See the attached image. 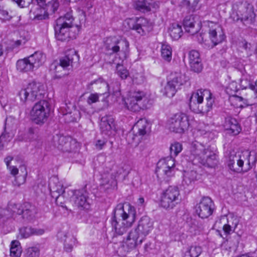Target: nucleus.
Instances as JSON below:
<instances>
[{"label": "nucleus", "instance_id": "1", "mask_svg": "<svg viewBox=\"0 0 257 257\" xmlns=\"http://www.w3.org/2000/svg\"><path fill=\"white\" fill-rule=\"evenodd\" d=\"M45 94L44 85L37 81H32L19 91L18 95L21 101L23 103L33 102L40 100L32 107L30 115L32 120L36 124L43 125L45 123L50 112V104L43 98Z\"/></svg>", "mask_w": 257, "mask_h": 257}, {"label": "nucleus", "instance_id": "2", "mask_svg": "<svg viewBox=\"0 0 257 257\" xmlns=\"http://www.w3.org/2000/svg\"><path fill=\"white\" fill-rule=\"evenodd\" d=\"M190 159L194 163H198L208 168H214L217 165V152L211 146L195 141L190 145Z\"/></svg>", "mask_w": 257, "mask_h": 257}, {"label": "nucleus", "instance_id": "3", "mask_svg": "<svg viewBox=\"0 0 257 257\" xmlns=\"http://www.w3.org/2000/svg\"><path fill=\"white\" fill-rule=\"evenodd\" d=\"M74 18L71 13H67L56 21L54 26L57 39L61 41H68L75 39L78 34L80 27L73 24Z\"/></svg>", "mask_w": 257, "mask_h": 257}, {"label": "nucleus", "instance_id": "4", "mask_svg": "<svg viewBox=\"0 0 257 257\" xmlns=\"http://www.w3.org/2000/svg\"><path fill=\"white\" fill-rule=\"evenodd\" d=\"M182 145L179 142L172 143L170 147V157L160 160L157 163L156 173L164 180L174 176L175 174V160L176 157L182 150Z\"/></svg>", "mask_w": 257, "mask_h": 257}, {"label": "nucleus", "instance_id": "5", "mask_svg": "<svg viewBox=\"0 0 257 257\" xmlns=\"http://www.w3.org/2000/svg\"><path fill=\"white\" fill-rule=\"evenodd\" d=\"M214 102V99L209 90L199 89L192 93L189 106L195 112L205 114L212 109Z\"/></svg>", "mask_w": 257, "mask_h": 257}, {"label": "nucleus", "instance_id": "6", "mask_svg": "<svg viewBox=\"0 0 257 257\" xmlns=\"http://www.w3.org/2000/svg\"><path fill=\"white\" fill-rule=\"evenodd\" d=\"M130 44L124 38L109 37L105 42V49L109 55L115 54L121 61L126 59L129 54Z\"/></svg>", "mask_w": 257, "mask_h": 257}, {"label": "nucleus", "instance_id": "7", "mask_svg": "<svg viewBox=\"0 0 257 257\" xmlns=\"http://www.w3.org/2000/svg\"><path fill=\"white\" fill-rule=\"evenodd\" d=\"M254 152H245L242 155H231L228 161V167L234 172L241 173L247 171L251 168L250 163L256 161Z\"/></svg>", "mask_w": 257, "mask_h": 257}, {"label": "nucleus", "instance_id": "8", "mask_svg": "<svg viewBox=\"0 0 257 257\" xmlns=\"http://www.w3.org/2000/svg\"><path fill=\"white\" fill-rule=\"evenodd\" d=\"M122 100L127 108L134 112L147 108L150 101L147 93L141 90L130 92L127 98Z\"/></svg>", "mask_w": 257, "mask_h": 257}, {"label": "nucleus", "instance_id": "9", "mask_svg": "<svg viewBox=\"0 0 257 257\" xmlns=\"http://www.w3.org/2000/svg\"><path fill=\"white\" fill-rule=\"evenodd\" d=\"M112 216H119L123 223L132 226L137 219V211L135 207L129 203H119L117 205L112 212Z\"/></svg>", "mask_w": 257, "mask_h": 257}, {"label": "nucleus", "instance_id": "10", "mask_svg": "<svg viewBox=\"0 0 257 257\" xmlns=\"http://www.w3.org/2000/svg\"><path fill=\"white\" fill-rule=\"evenodd\" d=\"M190 125L189 117L184 113H177L168 120V126L170 131L182 134L187 131Z\"/></svg>", "mask_w": 257, "mask_h": 257}, {"label": "nucleus", "instance_id": "11", "mask_svg": "<svg viewBox=\"0 0 257 257\" xmlns=\"http://www.w3.org/2000/svg\"><path fill=\"white\" fill-rule=\"evenodd\" d=\"M208 27L209 37L213 45L210 47L209 44L206 43V41H203V38H202V42H201L204 44V47L207 49L212 48L222 43L225 38L222 27L219 24L211 22L209 23Z\"/></svg>", "mask_w": 257, "mask_h": 257}, {"label": "nucleus", "instance_id": "12", "mask_svg": "<svg viewBox=\"0 0 257 257\" xmlns=\"http://www.w3.org/2000/svg\"><path fill=\"white\" fill-rule=\"evenodd\" d=\"M180 193L176 186H169L162 193L160 200L161 206L165 209L173 208L178 200Z\"/></svg>", "mask_w": 257, "mask_h": 257}, {"label": "nucleus", "instance_id": "13", "mask_svg": "<svg viewBox=\"0 0 257 257\" xmlns=\"http://www.w3.org/2000/svg\"><path fill=\"white\" fill-rule=\"evenodd\" d=\"M54 146L63 152H71L75 151L78 144L74 140L63 136L56 135L53 137Z\"/></svg>", "mask_w": 257, "mask_h": 257}, {"label": "nucleus", "instance_id": "14", "mask_svg": "<svg viewBox=\"0 0 257 257\" xmlns=\"http://www.w3.org/2000/svg\"><path fill=\"white\" fill-rule=\"evenodd\" d=\"M213 202L210 197H204L196 207V212L202 218L210 216L214 209Z\"/></svg>", "mask_w": 257, "mask_h": 257}, {"label": "nucleus", "instance_id": "15", "mask_svg": "<svg viewBox=\"0 0 257 257\" xmlns=\"http://www.w3.org/2000/svg\"><path fill=\"white\" fill-rule=\"evenodd\" d=\"M72 192L73 195L71 197V201L75 206L83 209H88L89 207L88 192L85 190H77Z\"/></svg>", "mask_w": 257, "mask_h": 257}, {"label": "nucleus", "instance_id": "16", "mask_svg": "<svg viewBox=\"0 0 257 257\" xmlns=\"http://www.w3.org/2000/svg\"><path fill=\"white\" fill-rule=\"evenodd\" d=\"M153 221L152 219L147 216H144L139 221L138 225L137 230L139 234L144 238L146 236L148 235L153 229L154 225Z\"/></svg>", "mask_w": 257, "mask_h": 257}, {"label": "nucleus", "instance_id": "17", "mask_svg": "<svg viewBox=\"0 0 257 257\" xmlns=\"http://www.w3.org/2000/svg\"><path fill=\"white\" fill-rule=\"evenodd\" d=\"M144 237L141 236L137 230H132L130 232L125 241L123 242V247H126L127 251H129L136 246L142 243Z\"/></svg>", "mask_w": 257, "mask_h": 257}, {"label": "nucleus", "instance_id": "18", "mask_svg": "<svg viewBox=\"0 0 257 257\" xmlns=\"http://www.w3.org/2000/svg\"><path fill=\"white\" fill-rule=\"evenodd\" d=\"M223 127L227 134L233 136L237 135L241 131L237 120L231 116H227L225 118Z\"/></svg>", "mask_w": 257, "mask_h": 257}, {"label": "nucleus", "instance_id": "19", "mask_svg": "<svg viewBox=\"0 0 257 257\" xmlns=\"http://www.w3.org/2000/svg\"><path fill=\"white\" fill-rule=\"evenodd\" d=\"M79 60V56L76 52L74 50L69 51L67 54L62 57L59 60V64L57 66H55L56 71L57 68L61 67L64 69L68 68L70 66H72L74 62Z\"/></svg>", "mask_w": 257, "mask_h": 257}, {"label": "nucleus", "instance_id": "20", "mask_svg": "<svg viewBox=\"0 0 257 257\" xmlns=\"http://www.w3.org/2000/svg\"><path fill=\"white\" fill-rule=\"evenodd\" d=\"M152 30V23L148 19L143 17L136 19L135 31L140 35H146Z\"/></svg>", "mask_w": 257, "mask_h": 257}, {"label": "nucleus", "instance_id": "21", "mask_svg": "<svg viewBox=\"0 0 257 257\" xmlns=\"http://www.w3.org/2000/svg\"><path fill=\"white\" fill-rule=\"evenodd\" d=\"M189 59L191 70L197 73L201 72L202 65L198 51L194 50L190 51Z\"/></svg>", "mask_w": 257, "mask_h": 257}, {"label": "nucleus", "instance_id": "22", "mask_svg": "<svg viewBox=\"0 0 257 257\" xmlns=\"http://www.w3.org/2000/svg\"><path fill=\"white\" fill-rule=\"evenodd\" d=\"M135 8L142 12L156 11L159 8V2L154 0H143L136 3Z\"/></svg>", "mask_w": 257, "mask_h": 257}, {"label": "nucleus", "instance_id": "23", "mask_svg": "<svg viewBox=\"0 0 257 257\" xmlns=\"http://www.w3.org/2000/svg\"><path fill=\"white\" fill-rule=\"evenodd\" d=\"M183 25L186 32L192 35L197 33L200 29V23L196 22L192 16L185 17Z\"/></svg>", "mask_w": 257, "mask_h": 257}, {"label": "nucleus", "instance_id": "24", "mask_svg": "<svg viewBox=\"0 0 257 257\" xmlns=\"http://www.w3.org/2000/svg\"><path fill=\"white\" fill-rule=\"evenodd\" d=\"M23 205V210L18 213H22L23 218L27 221L33 220L37 213L36 207L28 202L25 203Z\"/></svg>", "mask_w": 257, "mask_h": 257}, {"label": "nucleus", "instance_id": "25", "mask_svg": "<svg viewBox=\"0 0 257 257\" xmlns=\"http://www.w3.org/2000/svg\"><path fill=\"white\" fill-rule=\"evenodd\" d=\"M99 125L103 133L109 135V133L114 127V119L110 115L103 116L101 118Z\"/></svg>", "mask_w": 257, "mask_h": 257}, {"label": "nucleus", "instance_id": "26", "mask_svg": "<svg viewBox=\"0 0 257 257\" xmlns=\"http://www.w3.org/2000/svg\"><path fill=\"white\" fill-rule=\"evenodd\" d=\"M187 80L185 74L180 72L171 73L169 79V81L179 89L186 82Z\"/></svg>", "mask_w": 257, "mask_h": 257}, {"label": "nucleus", "instance_id": "27", "mask_svg": "<svg viewBox=\"0 0 257 257\" xmlns=\"http://www.w3.org/2000/svg\"><path fill=\"white\" fill-rule=\"evenodd\" d=\"M28 57L34 68L42 65L46 59L45 55L41 51H36Z\"/></svg>", "mask_w": 257, "mask_h": 257}, {"label": "nucleus", "instance_id": "28", "mask_svg": "<svg viewBox=\"0 0 257 257\" xmlns=\"http://www.w3.org/2000/svg\"><path fill=\"white\" fill-rule=\"evenodd\" d=\"M44 233V230L35 228L31 227H24L20 229V235L21 238H28L31 235H40Z\"/></svg>", "mask_w": 257, "mask_h": 257}, {"label": "nucleus", "instance_id": "29", "mask_svg": "<svg viewBox=\"0 0 257 257\" xmlns=\"http://www.w3.org/2000/svg\"><path fill=\"white\" fill-rule=\"evenodd\" d=\"M78 243L76 237L71 233L68 232L64 235V249L67 252H71L74 246Z\"/></svg>", "mask_w": 257, "mask_h": 257}, {"label": "nucleus", "instance_id": "30", "mask_svg": "<svg viewBox=\"0 0 257 257\" xmlns=\"http://www.w3.org/2000/svg\"><path fill=\"white\" fill-rule=\"evenodd\" d=\"M110 223L111 224L112 228L114 229L116 234L118 235H121L125 233L128 229L132 226H128L127 224L123 223V221L122 222L121 224H118V223L115 218V216H112Z\"/></svg>", "mask_w": 257, "mask_h": 257}, {"label": "nucleus", "instance_id": "31", "mask_svg": "<svg viewBox=\"0 0 257 257\" xmlns=\"http://www.w3.org/2000/svg\"><path fill=\"white\" fill-rule=\"evenodd\" d=\"M150 124L145 118L139 120L134 126V131L137 130V134L143 136L150 130Z\"/></svg>", "mask_w": 257, "mask_h": 257}, {"label": "nucleus", "instance_id": "32", "mask_svg": "<svg viewBox=\"0 0 257 257\" xmlns=\"http://www.w3.org/2000/svg\"><path fill=\"white\" fill-rule=\"evenodd\" d=\"M16 68L21 72L31 71L34 69L28 57L19 60L16 63Z\"/></svg>", "mask_w": 257, "mask_h": 257}, {"label": "nucleus", "instance_id": "33", "mask_svg": "<svg viewBox=\"0 0 257 257\" xmlns=\"http://www.w3.org/2000/svg\"><path fill=\"white\" fill-rule=\"evenodd\" d=\"M169 32L171 37L174 40H178L183 34L182 26L178 24H171L169 29Z\"/></svg>", "mask_w": 257, "mask_h": 257}, {"label": "nucleus", "instance_id": "34", "mask_svg": "<svg viewBox=\"0 0 257 257\" xmlns=\"http://www.w3.org/2000/svg\"><path fill=\"white\" fill-rule=\"evenodd\" d=\"M53 181V183H50L49 187L52 192H57L58 193V196L56 197V201L58 202L60 195L64 193V188L63 186L58 182L57 178H54Z\"/></svg>", "mask_w": 257, "mask_h": 257}, {"label": "nucleus", "instance_id": "35", "mask_svg": "<svg viewBox=\"0 0 257 257\" xmlns=\"http://www.w3.org/2000/svg\"><path fill=\"white\" fill-rule=\"evenodd\" d=\"M183 177V183L188 186L197 179L198 174L194 170L185 171Z\"/></svg>", "mask_w": 257, "mask_h": 257}, {"label": "nucleus", "instance_id": "36", "mask_svg": "<svg viewBox=\"0 0 257 257\" xmlns=\"http://www.w3.org/2000/svg\"><path fill=\"white\" fill-rule=\"evenodd\" d=\"M161 56L167 62L172 60V50L171 46L167 44H162L161 49Z\"/></svg>", "mask_w": 257, "mask_h": 257}, {"label": "nucleus", "instance_id": "37", "mask_svg": "<svg viewBox=\"0 0 257 257\" xmlns=\"http://www.w3.org/2000/svg\"><path fill=\"white\" fill-rule=\"evenodd\" d=\"M227 220V223L228 224L229 227H231L234 230L237 227L239 223V219L237 216L234 215H231L228 218H226L225 216H222L219 221L216 222L215 224L217 225L218 223H220L222 220Z\"/></svg>", "mask_w": 257, "mask_h": 257}, {"label": "nucleus", "instance_id": "38", "mask_svg": "<svg viewBox=\"0 0 257 257\" xmlns=\"http://www.w3.org/2000/svg\"><path fill=\"white\" fill-rule=\"evenodd\" d=\"M22 247L19 241L18 240L12 241L10 248L11 256L14 257L20 256L22 253Z\"/></svg>", "mask_w": 257, "mask_h": 257}, {"label": "nucleus", "instance_id": "39", "mask_svg": "<svg viewBox=\"0 0 257 257\" xmlns=\"http://www.w3.org/2000/svg\"><path fill=\"white\" fill-rule=\"evenodd\" d=\"M93 84L96 85L97 88L102 89V93H105L106 97L108 96V94L106 92L109 90V85L106 81L99 78L91 82V84Z\"/></svg>", "mask_w": 257, "mask_h": 257}, {"label": "nucleus", "instance_id": "40", "mask_svg": "<svg viewBox=\"0 0 257 257\" xmlns=\"http://www.w3.org/2000/svg\"><path fill=\"white\" fill-rule=\"evenodd\" d=\"M178 89L169 80L164 87V94L168 97H172L176 94Z\"/></svg>", "mask_w": 257, "mask_h": 257}, {"label": "nucleus", "instance_id": "41", "mask_svg": "<svg viewBox=\"0 0 257 257\" xmlns=\"http://www.w3.org/2000/svg\"><path fill=\"white\" fill-rule=\"evenodd\" d=\"M40 255V249L38 246H34L26 249L24 255L25 257H39Z\"/></svg>", "mask_w": 257, "mask_h": 257}, {"label": "nucleus", "instance_id": "42", "mask_svg": "<svg viewBox=\"0 0 257 257\" xmlns=\"http://www.w3.org/2000/svg\"><path fill=\"white\" fill-rule=\"evenodd\" d=\"M116 73L122 79H126L129 75L127 70L119 63L116 66Z\"/></svg>", "mask_w": 257, "mask_h": 257}, {"label": "nucleus", "instance_id": "43", "mask_svg": "<svg viewBox=\"0 0 257 257\" xmlns=\"http://www.w3.org/2000/svg\"><path fill=\"white\" fill-rule=\"evenodd\" d=\"M202 248L197 245L190 246L186 251L192 257H198L202 252Z\"/></svg>", "mask_w": 257, "mask_h": 257}, {"label": "nucleus", "instance_id": "44", "mask_svg": "<svg viewBox=\"0 0 257 257\" xmlns=\"http://www.w3.org/2000/svg\"><path fill=\"white\" fill-rule=\"evenodd\" d=\"M27 135L30 141H35L39 140V136L35 129L33 127L29 128Z\"/></svg>", "mask_w": 257, "mask_h": 257}, {"label": "nucleus", "instance_id": "45", "mask_svg": "<svg viewBox=\"0 0 257 257\" xmlns=\"http://www.w3.org/2000/svg\"><path fill=\"white\" fill-rule=\"evenodd\" d=\"M102 95H105V93H91L87 98V102L89 104H91L98 101L99 97Z\"/></svg>", "mask_w": 257, "mask_h": 257}, {"label": "nucleus", "instance_id": "46", "mask_svg": "<svg viewBox=\"0 0 257 257\" xmlns=\"http://www.w3.org/2000/svg\"><path fill=\"white\" fill-rule=\"evenodd\" d=\"M115 178L116 175H113L112 173L104 175L102 178L105 183L110 184L111 185L115 183Z\"/></svg>", "mask_w": 257, "mask_h": 257}, {"label": "nucleus", "instance_id": "47", "mask_svg": "<svg viewBox=\"0 0 257 257\" xmlns=\"http://www.w3.org/2000/svg\"><path fill=\"white\" fill-rule=\"evenodd\" d=\"M115 88H113L112 97H114L115 100L117 101L121 96L120 90V84L118 82L114 83Z\"/></svg>", "mask_w": 257, "mask_h": 257}, {"label": "nucleus", "instance_id": "48", "mask_svg": "<svg viewBox=\"0 0 257 257\" xmlns=\"http://www.w3.org/2000/svg\"><path fill=\"white\" fill-rule=\"evenodd\" d=\"M136 20L132 19H128L125 20L123 22L124 26L130 29L135 30Z\"/></svg>", "mask_w": 257, "mask_h": 257}, {"label": "nucleus", "instance_id": "49", "mask_svg": "<svg viewBox=\"0 0 257 257\" xmlns=\"http://www.w3.org/2000/svg\"><path fill=\"white\" fill-rule=\"evenodd\" d=\"M12 18V16L9 14L7 11L0 9V19L3 22L10 21Z\"/></svg>", "mask_w": 257, "mask_h": 257}, {"label": "nucleus", "instance_id": "50", "mask_svg": "<svg viewBox=\"0 0 257 257\" xmlns=\"http://www.w3.org/2000/svg\"><path fill=\"white\" fill-rule=\"evenodd\" d=\"M230 99L231 101H234L240 103L239 104H236V107H243L244 104H246V103L243 102L245 100L242 97L237 95H232Z\"/></svg>", "mask_w": 257, "mask_h": 257}, {"label": "nucleus", "instance_id": "51", "mask_svg": "<svg viewBox=\"0 0 257 257\" xmlns=\"http://www.w3.org/2000/svg\"><path fill=\"white\" fill-rule=\"evenodd\" d=\"M199 0H183V4L187 7L194 9L197 5Z\"/></svg>", "mask_w": 257, "mask_h": 257}, {"label": "nucleus", "instance_id": "52", "mask_svg": "<svg viewBox=\"0 0 257 257\" xmlns=\"http://www.w3.org/2000/svg\"><path fill=\"white\" fill-rule=\"evenodd\" d=\"M237 90V85L236 82H231L229 84L228 87L226 88V91L228 93L231 94L233 92H235Z\"/></svg>", "mask_w": 257, "mask_h": 257}, {"label": "nucleus", "instance_id": "53", "mask_svg": "<svg viewBox=\"0 0 257 257\" xmlns=\"http://www.w3.org/2000/svg\"><path fill=\"white\" fill-rule=\"evenodd\" d=\"M25 177L24 176H18L15 178V181L13 182L14 185L20 186L25 182Z\"/></svg>", "mask_w": 257, "mask_h": 257}, {"label": "nucleus", "instance_id": "54", "mask_svg": "<svg viewBox=\"0 0 257 257\" xmlns=\"http://www.w3.org/2000/svg\"><path fill=\"white\" fill-rule=\"evenodd\" d=\"M242 47L246 51L247 55H251V44L247 43L246 42H242Z\"/></svg>", "mask_w": 257, "mask_h": 257}, {"label": "nucleus", "instance_id": "55", "mask_svg": "<svg viewBox=\"0 0 257 257\" xmlns=\"http://www.w3.org/2000/svg\"><path fill=\"white\" fill-rule=\"evenodd\" d=\"M106 144V141L104 140H97L96 144L95 147L98 150H101L103 147L104 146V145Z\"/></svg>", "mask_w": 257, "mask_h": 257}, {"label": "nucleus", "instance_id": "56", "mask_svg": "<svg viewBox=\"0 0 257 257\" xmlns=\"http://www.w3.org/2000/svg\"><path fill=\"white\" fill-rule=\"evenodd\" d=\"M248 88L254 91V96L257 98V85L256 82L250 83L248 84Z\"/></svg>", "mask_w": 257, "mask_h": 257}, {"label": "nucleus", "instance_id": "57", "mask_svg": "<svg viewBox=\"0 0 257 257\" xmlns=\"http://www.w3.org/2000/svg\"><path fill=\"white\" fill-rule=\"evenodd\" d=\"M223 229L224 233L226 234H229L234 231L231 227L229 226L227 223L224 224Z\"/></svg>", "mask_w": 257, "mask_h": 257}, {"label": "nucleus", "instance_id": "58", "mask_svg": "<svg viewBox=\"0 0 257 257\" xmlns=\"http://www.w3.org/2000/svg\"><path fill=\"white\" fill-rule=\"evenodd\" d=\"M9 170L10 171L11 174L13 176H16L19 173L18 169L14 166H9V167H7Z\"/></svg>", "mask_w": 257, "mask_h": 257}, {"label": "nucleus", "instance_id": "59", "mask_svg": "<svg viewBox=\"0 0 257 257\" xmlns=\"http://www.w3.org/2000/svg\"><path fill=\"white\" fill-rule=\"evenodd\" d=\"M5 138V135L3 134L0 136V151L3 150L5 146V142L4 140Z\"/></svg>", "mask_w": 257, "mask_h": 257}, {"label": "nucleus", "instance_id": "60", "mask_svg": "<svg viewBox=\"0 0 257 257\" xmlns=\"http://www.w3.org/2000/svg\"><path fill=\"white\" fill-rule=\"evenodd\" d=\"M249 14L247 16H245L244 17V19L246 20H250L251 21L252 18L254 17V14H253V12L251 11V10H249L248 11Z\"/></svg>", "mask_w": 257, "mask_h": 257}, {"label": "nucleus", "instance_id": "61", "mask_svg": "<svg viewBox=\"0 0 257 257\" xmlns=\"http://www.w3.org/2000/svg\"><path fill=\"white\" fill-rule=\"evenodd\" d=\"M13 160V157L12 156H8L5 158L4 161L7 165V167H9L10 166L11 162Z\"/></svg>", "mask_w": 257, "mask_h": 257}, {"label": "nucleus", "instance_id": "62", "mask_svg": "<svg viewBox=\"0 0 257 257\" xmlns=\"http://www.w3.org/2000/svg\"><path fill=\"white\" fill-rule=\"evenodd\" d=\"M48 17V15H37L35 16L34 19L35 20H44Z\"/></svg>", "mask_w": 257, "mask_h": 257}, {"label": "nucleus", "instance_id": "63", "mask_svg": "<svg viewBox=\"0 0 257 257\" xmlns=\"http://www.w3.org/2000/svg\"><path fill=\"white\" fill-rule=\"evenodd\" d=\"M59 4L57 2H54L52 4L53 11L55 12L58 9Z\"/></svg>", "mask_w": 257, "mask_h": 257}, {"label": "nucleus", "instance_id": "64", "mask_svg": "<svg viewBox=\"0 0 257 257\" xmlns=\"http://www.w3.org/2000/svg\"><path fill=\"white\" fill-rule=\"evenodd\" d=\"M247 255V257H257V249L253 252L249 253Z\"/></svg>", "mask_w": 257, "mask_h": 257}]
</instances>
